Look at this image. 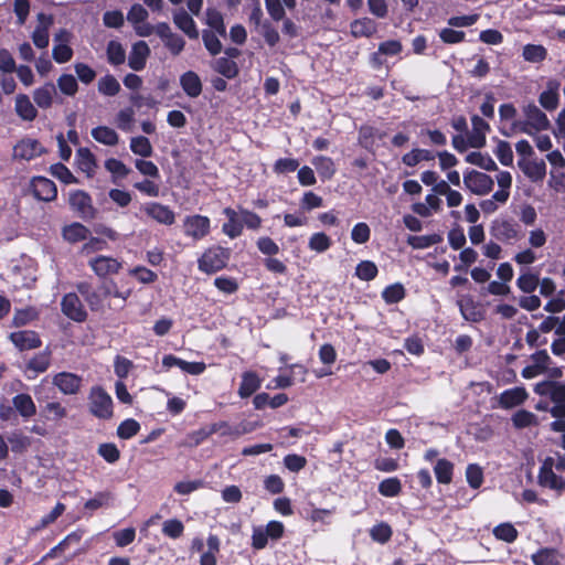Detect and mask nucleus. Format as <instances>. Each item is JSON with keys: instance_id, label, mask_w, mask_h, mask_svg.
<instances>
[{"instance_id": "53", "label": "nucleus", "mask_w": 565, "mask_h": 565, "mask_svg": "<svg viewBox=\"0 0 565 565\" xmlns=\"http://www.w3.org/2000/svg\"><path fill=\"white\" fill-rule=\"evenodd\" d=\"M120 90L119 82L113 75H106L98 81V92L105 96H115Z\"/></svg>"}, {"instance_id": "5", "label": "nucleus", "mask_w": 565, "mask_h": 565, "mask_svg": "<svg viewBox=\"0 0 565 565\" xmlns=\"http://www.w3.org/2000/svg\"><path fill=\"white\" fill-rule=\"evenodd\" d=\"M184 236L194 242L202 241L211 232V220L201 214L186 215L182 223Z\"/></svg>"}, {"instance_id": "16", "label": "nucleus", "mask_w": 565, "mask_h": 565, "mask_svg": "<svg viewBox=\"0 0 565 565\" xmlns=\"http://www.w3.org/2000/svg\"><path fill=\"white\" fill-rule=\"evenodd\" d=\"M61 306L63 313L74 321L82 322L87 317L84 306L74 292L66 294L62 299Z\"/></svg>"}, {"instance_id": "47", "label": "nucleus", "mask_w": 565, "mask_h": 565, "mask_svg": "<svg viewBox=\"0 0 565 565\" xmlns=\"http://www.w3.org/2000/svg\"><path fill=\"white\" fill-rule=\"evenodd\" d=\"M402 491L401 480L396 477L384 479L379 484V492L386 498H394Z\"/></svg>"}, {"instance_id": "55", "label": "nucleus", "mask_w": 565, "mask_h": 565, "mask_svg": "<svg viewBox=\"0 0 565 565\" xmlns=\"http://www.w3.org/2000/svg\"><path fill=\"white\" fill-rule=\"evenodd\" d=\"M218 38L220 35L214 31L203 30L202 32L204 46L211 55H217L222 51V43Z\"/></svg>"}, {"instance_id": "25", "label": "nucleus", "mask_w": 565, "mask_h": 565, "mask_svg": "<svg viewBox=\"0 0 565 565\" xmlns=\"http://www.w3.org/2000/svg\"><path fill=\"white\" fill-rule=\"evenodd\" d=\"M13 344L20 350H31L40 347L41 341L34 331L23 330L13 332L10 335Z\"/></svg>"}, {"instance_id": "2", "label": "nucleus", "mask_w": 565, "mask_h": 565, "mask_svg": "<svg viewBox=\"0 0 565 565\" xmlns=\"http://www.w3.org/2000/svg\"><path fill=\"white\" fill-rule=\"evenodd\" d=\"M534 393L545 397L553 406L550 413L555 418L565 417V383L557 381H542L535 384Z\"/></svg>"}, {"instance_id": "19", "label": "nucleus", "mask_w": 565, "mask_h": 565, "mask_svg": "<svg viewBox=\"0 0 565 565\" xmlns=\"http://www.w3.org/2000/svg\"><path fill=\"white\" fill-rule=\"evenodd\" d=\"M471 125L472 129L468 135L469 147L481 148L486 143V136L490 130V126L478 115L471 117Z\"/></svg>"}, {"instance_id": "29", "label": "nucleus", "mask_w": 565, "mask_h": 565, "mask_svg": "<svg viewBox=\"0 0 565 565\" xmlns=\"http://www.w3.org/2000/svg\"><path fill=\"white\" fill-rule=\"evenodd\" d=\"M180 85L184 93L191 98H195L202 93V82L199 75L192 71H188L181 75Z\"/></svg>"}, {"instance_id": "24", "label": "nucleus", "mask_w": 565, "mask_h": 565, "mask_svg": "<svg viewBox=\"0 0 565 565\" xmlns=\"http://www.w3.org/2000/svg\"><path fill=\"white\" fill-rule=\"evenodd\" d=\"M287 369L290 370V374L282 373V367L279 369L280 374H278L274 380L273 383L275 384V388H287L290 387L294 384L292 375L300 374L301 381H305V376L307 374V369L299 363H295L289 365Z\"/></svg>"}, {"instance_id": "49", "label": "nucleus", "mask_w": 565, "mask_h": 565, "mask_svg": "<svg viewBox=\"0 0 565 565\" xmlns=\"http://www.w3.org/2000/svg\"><path fill=\"white\" fill-rule=\"evenodd\" d=\"M130 150L140 157L147 158L152 154V146L147 137L138 136L130 139Z\"/></svg>"}, {"instance_id": "6", "label": "nucleus", "mask_w": 565, "mask_h": 565, "mask_svg": "<svg viewBox=\"0 0 565 565\" xmlns=\"http://www.w3.org/2000/svg\"><path fill=\"white\" fill-rule=\"evenodd\" d=\"M462 181L471 193L481 196L489 194L494 185V181L490 175L477 170L466 171Z\"/></svg>"}, {"instance_id": "12", "label": "nucleus", "mask_w": 565, "mask_h": 565, "mask_svg": "<svg viewBox=\"0 0 565 565\" xmlns=\"http://www.w3.org/2000/svg\"><path fill=\"white\" fill-rule=\"evenodd\" d=\"M88 265L100 278L117 274L121 268V263L117 258L104 255L92 257Z\"/></svg>"}, {"instance_id": "20", "label": "nucleus", "mask_w": 565, "mask_h": 565, "mask_svg": "<svg viewBox=\"0 0 565 565\" xmlns=\"http://www.w3.org/2000/svg\"><path fill=\"white\" fill-rule=\"evenodd\" d=\"M561 83L557 79H550L545 89L539 96L540 105L546 110H554L559 103Z\"/></svg>"}, {"instance_id": "33", "label": "nucleus", "mask_w": 565, "mask_h": 565, "mask_svg": "<svg viewBox=\"0 0 565 565\" xmlns=\"http://www.w3.org/2000/svg\"><path fill=\"white\" fill-rule=\"evenodd\" d=\"M262 381L255 372H245L242 375V382L238 388V395L242 398L249 397L260 387Z\"/></svg>"}, {"instance_id": "63", "label": "nucleus", "mask_w": 565, "mask_h": 565, "mask_svg": "<svg viewBox=\"0 0 565 565\" xmlns=\"http://www.w3.org/2000/svg\"><path fill=\"white\" fill-rule=\"evenodd\" d=\"M50 172L54 178L58 179L61 182L65 184H73L78 182L74 174L71 172V170L63 163L52 164L50 168Z\"/></svg>"}, {"instance_id": "36", "label": "nucleus", "mask_w": 565, "mask_h": 565, "mask_svg": "<svg viewBox=\"0 0 565 565\" xmlns=\"http://www.w3.org/2000/svg\"><path fill=\"white\" fill-rule=\"evenodd\" d=\"M497 183L499 190L494 192V199L499 200V203L504 204L510 196V188L512 185V175L509 171H500L497 174Z\"/></svg>"}, {"instance_id": "3", "label": "nucleus", "mask_w": 565, "mask_h": 565, "mask_svg": "<svg viewBox=\"0 0 565 565\" xmlns=\"http://www.w3.org/2000/svg\"><path fill=\"white\" fill-rule=\"evenodd\" d=\"M231 250L222 246H211L198 259V267L205 274H214L226 267Z\"/></svg>"}, {"instance_id": "60", "label": "nucleus", "mask_w": 565, "mask_h": 565, "mask_svg": "<svg viewBox=\"0 0 565 565\" xmlns=\"http://www.w3.org/2000/svg\"><path fill=\"white\" fill-rule=\"evenodd\" d=\"M493 535L498 540L512 543L518 537V531L511 523H501L493 529Z\"/></svg>"}, {"instance_id": "46", "label": "nucleus", "mask_w": 565, "mask_h": 565, "mask_svg": "<svg viewBox=\"0 0 565 565\" xmlns=\"http://www.w3.org/2000/svg\"><path fill=\"white\" fill-rule=\"evenodd\" d=\"M105 168L111 173L113 182L116 183L118 179H124L130 173V169L120 160L110 158L105 161Z\"/></svg>"}, {"instance_id": "39", "label": "nucleus", "mask_w": 565, "mask_h": 565, "mask_svg": "<svg viewBox=\"0 0 565 565\" xmlns=\"http://www.w3.org/2000/svg\"><path fill=\"white\" fill-rule=\"evenodd\" d=\"M92 137L99 143L115 146L118 143V134L107 126H98L92 130Z\"/></svg>"}, {"instance_id": "22", "label": "nucleus", "mask_w": 565, "mask_h": 565, "mask_svg": "<svg viewBox=\"0 0 565 565\" xmlns=\"http://www.w3.org/2000/svg\"><path fill=\"white\" fill-rule=\"evenodd\" d=\"M150 55V49L145 41L136 42L128 56V65L131 70L138 72L145 68Z\"/></svg>"}, {"instance_id": "14", "label": "nucleus", "mask_w": 565, "mask_h": 565, "mask_svg": "<svg viewBox=\"0 0 565 565\" xmlns=\"http://www.w3.org/2000/svg\"><path fill=\"white\" fill-rule=\"evenodd\" d=\"M539 484L543 488L551 489L558 494L565 493V476L554 472L550 467L541 466L539 476Z\"/></svg>"}, {"instance_id": "38", "label": "nucleus", "mask_w": 565, "mask_h": 565, "mask_svg": "<svg viewBox=\"0 0 565 565\" xmlns=\"http://www.w3.org/2000/svg\"><path fill=\"white\" fill-rule=\"evenodd\" d=\"M435 159V153L427 149H413L402 157V162L407 167H415L422 161H431Z\"/></svg>"}, {"instance_id": "35", "label": "nucleus", "mask_w": 565, "mask_h": 565, "mask_svg": "<svg viewBox=\"0 0 565 565\" xmlns=\"http://www.w3.org/2000/svg\"><path fill=\"white\" fill-rule=\"evenodd\" d=\"M376 30V23L370 18L358 19L351 23V33L354 38H370Z\"/></svg>"}, {"instance_id": "64", "label": "nucleus", "mask_w": 565, "mask_h": 565, "mask_svg": "<svg viewBox=\"0 0 565 565\" xmlns=\"http://www.w3.org/2000/svg\"><path fill=\"white\" fill-rule=\"evenodd\" d=\"M108 62L113 65H120L125 62L126 53L119 42L110 41L107 45Z\"/></svg>"}, {"instance_id": "48", "label": "nucleus", "mask_w": 565, "mask_h": 565, "mask_svg": "<svg viewBox=\"0 0 565 565\" xmlns=\"http://www.w3.org/2000/svg\"><path fill=\"white\" fill-rule=\"evenodd\" d=\"M466 161L487 171L497 170V163L490 156L483 154L481 152H470L467 154Z\"/></svg>"}, {"instance_id": "58", "label": "nucleus", "mask_w": 565, "mask_h": 565, "mask_svg": "<svg viewBox=\"0 0 565 565\" xmlns=\"http://www.w3.org/2000/svg\"><path fill=\"white\" fill-rule=\"evenodd\" d=\"M50 366V354L42 352L36 354L28 362V371L33 372V376L45 372Z\"/></svg>"}, {"instance_id": "28", "label": "nucleus", "mask_w": 565, "mask_h": 565, "mask_svg": "<svg viewBox=\"0 0 565 565\" xmlns=\"http://www.w3.org/2000/svg\"><path fill=\"white\" fill-rule=\"evenodd\" d=\"M55 96L56 87L53 83H46L33 92L34 103L42 109L50 108Z\"/></svg>"}, {"instance_id": "27", "label": "nucleus", "mask_w": 565, "mask_h": 565, "mask_svg": "<svg viewBox=\"0 0 565 565\" xmlns=\"http://www.w3.org/2000/svg\"><path fill=\"white\" fill-rule=\"evenodd\" d=\"M12 405L19 415L24 419H29L36 414L35 403L29 394H17L12 398Z\"/></svg>"}, {"instance_id": "37", "label": "nucleus", "mask_w": 565, "mask_h": 565, "mask_svg": "<svg viewBox=\"0 0 565 565\" xmlns=\"http://www.w3.org/2000/svg\"><path fill=\"white\" fill-rule=\"evenodd\" d=\"M205 23L209 30L216 32L220 36L226 35V26L224 23L223 14L216 9L209 8L205 13Z\"/></svg>"}, {"instance_id": "10", "label": "nucleus", "mask_w": 565, "mask_h": 565, "mask_svg": "<svg viewBox=\"0 0 565 565\" xmlns=\"http://www.w3.org/2000/svg\"><path fill=\"white\" fill-rule=\"evenodd\" d=\"M147 18L148 11L141 4H134L127 14V20L139 36H149L153 33L154 28L146 22Z\"/></svg>"}, {"instance_id": "11", "label": "nucleus", "mask_w": 565, "mask_h": 565, "mask_svg": "<svg viewBox=\"0 0 565 565\" xmlns=\"http://www.w3.org/2000/svg\"><path fill=\"white\" fill-rule=\"evenodd\" d=\"M530 360L531 364L526 365L521 372L524 379H534L547 372L551 363V358L546 350L536 351L530 356Z\"/></svg>"}, {"instance_id": "17", "label": "nucleus", "mask_w": 565, "mask_h": 565, "mask_svg": "<svg viewBox=\"0 0 565 565\" xmlns=\"http://www.w3.org/2000/svg\"><path fill=\"white\" fill-rule=\"evenodd\" d=\"M492 234L501 242L512 243L521 237V227L512 221L503 220L494 223Z\"/></svg>"}, {"instance_id": "56", "label": "nucleus", "mask_w": 565, "mask_h": 565, "mask_svg": "<svg viewBox=\"0 0 565 565\" xmlns=\"http://www.w3.org/2000/svg\"><path fill=\"white\" fill-rule=\"evenodd\" d=\"M516 286L525 294L533 292L539 286V276L531 271H524L516 279Z\"/></svg>"}, {"instance_id": "4", "label": "nucleus", "mask_w": 565, "mask_h": 565, "mask_svg": "<svg viewBox=\"0 0 565 565\" xmlns=\"http://www.w3.org/2000/svg\"><path fill=\"white\" fill-rule=\"evenodd\" d=\"M89 412L99 419H110L113 417L111 396L100 386H93L88 395Z\"/></svg>"}, {"instance_id": "9", "label": "nucleus", "mask_w": 565, "mask_h": 565, "mask_svg": "<svg viewBox=\"0 0 565 565\" xmlns=\"http://www.w3.org/2000/svg\"><path fill=\"white\" fill-rule=\"evenodd\" d=\"M71 207L83 218H93L96 210L93 206L90 195L83 190H75L70 193L68 199Z\"/></svg>"}, {"instance_id": "41", "label": "nucleus", "mask_w": 565, "mask_h": 565, "mask_svg": "<svg viewBox=\"0 0 565 565\" xmlns=\"http://www.w3.org/2000/svg\"><path fill=\"white\" fill-rule=\"evenodd\" d=\"M43 416L50 422H60L67 416V408L61 402H49L42 409Z\"/></svg>"}, {"instance_id": "34", "label": "nucleus", "mask_w": 565, "mask_h": 565, "mask_svg": "<svg viewBox=\"0 0 565 565\" xmlns=\"http://www.w3.org/2000/svg\"><path fill=\"white\" fill-rule=\"evenodd\" d=\"M458 307L461 316L467 321L478 322L483 317L479 306L471 298H465L459 300Z\"/></svg>"}, {"instance_id": "62", "label": "nucleus", "mask_w": 565, "mask_h": 565, "mask_svg": "<svg viewBox=\"0 0 565 565\" xmlns=\"http://www.w3.org/2000/svg\"><path fill=\"white\" fill-rule=\"evenodd\" d=\"M405 297V289L402 284H393L384 288L382 298L386 303H397Z\"/></svg>"}, {"instance_id": "42", "label": "nucleus", "mask_w": 565, "mask_h": 565, "mask_svg": "<svg viewBox=\"0 0 565 565\" xmlns=\"http://www.w3.org/2000/svg\"><path fill=\"white\" fill-rule=\"evenodd\" d=\"M212 431L218 433L221 436H231L233 438H237L252 431V427H248L247 425L231 426L230 424L222 422L214 424Z\"/></svg>"}, {"instance_id": "61", "label": "nucleus", "mask_w": 565, "mask_h": 565, "mask_svg": "<svg viewBox=\"0 0 565 565\" xmlns=\"http://www.w3.org/2000/svg\"><path fill=\"white\" fill-rule=\"evenodd\" d=\"M214 68L216 72L227 78H233L237 75V65L228 57H220L215 61Z\"/></svg>"}, {"instance_id": "57", "label": "nucleus", "mask_w": 565, "mask_h": 565, "mask_svg": "<svg viewBox=\"0 0 565 565\" xmlns=\"http://www.w3.org/2000/svg\"><path fill=\"white\" fill-rule=\"evenodd\" d=\"M379 270L376 265L371 260H362L356 265L355 275L358 278L364 281L373 280Z\"/></svg>"}, {"instance_id": "30", "label": "nucleus", "mask_w": 565, "mask_h": 565, "mask_svg": "<svg viewBox=\"0 0 565 565\" xmlns=\"http://www.w3.org/2000/svg\"><path fill=\"white\" fill-rule=\"evenodd\" d=\"M173 21L190 39H198L199 31L196 24L184 10L177 11L173 15Z\"/></svg>"}, {"instance_id": "43", "label": "nucleus", "mask_w": 565, "mask_h": 565, "mask_svg": "<svg viewBox=\"0 0 565 565\" xmlns=\"http://www.w3.org/2000/svg\"><path fill=\"white\" fill-rule=\"evenodd\" d=\"M312 164L322 179H331L335 173V166L331 158L318 156L312 159Z\"/></svg>"}, {"instance_id": "8", "label": "nucleus", "mask_w": 565, "mask_h": 565, "mask_svg": "<svg viewBox=\"0 0 565 565\" xmlns=\"http://www.w3.org/2000/svg\"><path fill=\"white\" fill-rule=\"evenodd\" d=\"M141 211L162 225L170 226L175 222L174 211L159 202H146L141 205Z\"/></svg>"}, {"instance_id": "51", "label": "nucleus", "mask_w": 565, "mask_h": 565, "mask_svg": "<svg viewBox=\"0 0 565 565\" xmlns=\"http://www.w3.org/2000/svg\"><path fill=\"white\" fill-rule=\"evenodd\" d=\"M8 441L13 452H23L31 446V438L20 430L12 431L8 437Z\"/></svg>"}, {"instance_id": "59", "label": "nucleus", "mask_w": 565, "mask_h": 565, "mask_svg": "<svg viewBox=\"0 0 565 565\" xmlns=\"http://www.w3.org/2000/svg\"><path fill=\"white\" fill-rule=\"evenodd\" d=\"M441 241V237L437 234L431 235H422V236H409L407 238L408 245L413 248L424 249L428 248L435 244H438Z\"/></svg>"}, {"instance_id": "45", "label": "nucleus", "mask_w": 565, "mask_h": 565, "mask_svg": "<svg viewBox=\"0 0 565 565\" xmlns=\"http://www.w3.org/2000/svg\"><path fill=\"white\" fill-rule=\"evenodd\" d=\"M511 420L513 426L518 429L527 428L537 424L536 415L526 409L515 412Z\"/></svg>"}, {"instance_id": "32", "label": "nucleus", "mask_w": 565, "mask_h": 565, "mask_svg": "<svg viewBox=\"0 0 565 565\" xmlns=\"http://www.w3.org/2000/svg\"><path fill=\"white\" fill-rule=\"evenodd\" d=\"M68 39V33L66 31H61L56 36L55 41L60 42L55 44L53 47V57L57 63H66L72 58L73 51L72 49L63 42H66Z\"/></svg>"}, {"instance_id": "26", "label": "nucleus", "mask_w": 565, "mask_h": 565, "mask_svg": "<svg viewBox=\"0 0 565 565\" xmlns=\"http://www.w3.org/2000/svg\"><path fill=\"white\" fill-rule=\"evenodd\" d=\"M14 110L17 115L25 121H33L38 116L35 106L25 94H19L15 96Z\"/></svg>"}, {"instance_id": "31", "label": "nucleus", "mask_w": 565, "mask_h": 565, "mask_svg": "<svg viewBox=\"0 0 565 565\" xmlns=\"http://www.w3.org/2000/svg\"><path fill=\"white\" fill-rule=\"evenodd\" d=\"M455 466L446 458H439L434 465L436 480L440 484H449L452 481Z\"/></svg>"}, {"instance_id": "13", "label": "nucleus", "mask_w": 565, "mask_h": 565, "mask_svg": "<svg viewBox=\"0 0 565 565\" xmlns=\"http://www.w3.org/2000/svg\"><path fill=\"white\" fill-rule=\"evenodd\" d=\"M518 166L532 182H541L546 175V163L543 159L521 158Z\"/></svg>"}, {"instance_id": "23", "label": "nucleus", "mask_w": 565, "mask_h": 565, "mask_svg": "<svg viewBox=\"0 0 565 565\" xmlns=\"http://www.w3.org/2000/svg\"><path fill=\"white\" fill-rule=\"evenodd\" d=\"M76 166L78 170L92 178L96 173L97 162L93 152L88 148H79L76 151Z\"/></svg>"}, {"instance_id": "40", "label": "nucleus", "mask_w": 565, "mask_h": 565, "mask_svg": "<svg viewBox=\"0 0 565 565\" xmlns=\"http://www.w3.org/2000/svg\"><path fill=\"white\" fill-rule=\"evenodd\" d=\"M535 565H559V555L555 548H541L531 556Z\"/></svg>"}, {"instance_id": "15", "label": "nucleus", "mask_w": 565, "mask_h": 565, "mask_svg": "<svg viewBox=\"0 0 565 565\" xmlns=\"http://www.w3.org/2000/svg\"><path fill=\"white\" fill-rule=\"evenodd\" d=\"M33 195L44 202H51L56 199L57 189L55 183L44 177H34L31 181Z\"/></svg>"}, {"instance_id": "18", "label": "nucleus", "mask_w": 565, "mask_h": 565, "mask_svg": "<svg viewBox=\"0 0 565 565\" xmlns=\"http://www.w3.org/2000/svg\"><path fill=\"white\" fill-rule=\"evenodd\" d=\"M44 152L42 145L31 138H25L19 141L13 148V157L15 159L30 161Z\"/></svg>"}, {"instance_id": "54", "label": "nucleus", "mask_w": 565, "mask_h": 565, "mask_svg": "<svg viewBox=\"0 0 565 565\" xmlns=\"http://www.w3.org/2000/svg\"><path fill=\"white\" fill-rule=\"evenodd\" d=\"M466 480L472 489H479L483 483V469L477 463H469L466 468Z\"/></svg>"}, {"instance_id": "7", "label": "nucleus", "mask_w": 565, "mask_h": 565, "mask_svg": "<svg viewBox=\"0 0 565 565\" xmlns=\"http://www.w3.org/2000/svg\"><path fill=\"white\" fill-rule=\"evenodd\" d=\"M52 384L64 395H76L79 393L83 379L71 372H60L52 377Z\"/></svg>"}, {"instance_id": "1", "label": "nucleus", "mask_w": 565, "mask_h": 565, "mask_svg": "<svg viewBox=\"0 0 565 565\" xmlns=\"http://www.w3.org/2000/svg\"><path fill=\"white\" fill-rule=\"evenodd\" d=\"M522 117L511 125L512 134H525L536 136L539 132L550 128V120L534 103L530 102L521 107Z\"/></svg>"}, {"instance_id": "52", "label": "nucleus", "mask_w": 565, "mask_h": 565, "mask_svg": "<svg viewBox=\"0 0 565 565\" xmlns=\"http://www.w3.org/2000/svg\"><path fill=\"white\" fill-rule=\"evenodd\" d=\"M547 51L542 45L527 44L523 47L522 56L531 63H539L545 60Z\"/></svg>"}, {"instance_id": "21", "label": "nucleus", "mask_w": 565, "mask_h": 565, "mask_svg": "<svg viewBox=\"0 0 565 565\" xmlns=\"http://www.w3.org/2000/svg\"><path fill=\"white\" fill-rule=\"evenodd\" d=\"M529 394L523 386H515L503 391L499 396V405L501 408L509 409L522 405Z\"/></svg>"}, {"instance_id": "50", "label": "nucleus", "mask_w": 565, "mask_h": 565, "mask_svg": "<svg viewBox=\"0 0 565 565\" xmlns=\"http://www.w3.org/2000/svg\"><path fill=\"white\" fill-rule=\"evenodd\" d=\"M331 238L322 232L313 233L308 242V247L317 253H324L331 247Z\"/></svg>"}, {"instance_id": "44", "label": "nucleus", "mask_w": 565, "mask_h": 565, "mask_svg": "<svg viewBox=\"0 0 565 565\" xmlns=\"http://www.w3.org/2000/svg\"><path fill=\"white\" fill-rule=\"evenodd\" d=\"M89 231L81 223H73L63 228V237L70 243H77L87 238Z\"/></svg>"}]
</instances>
